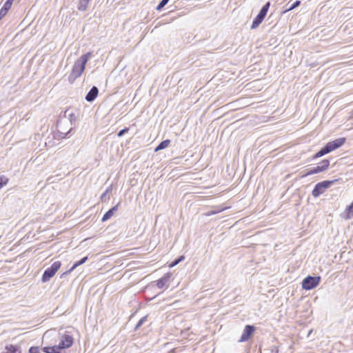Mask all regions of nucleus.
Masks as SVG:
<instances>
[{
  "mask_svg": "<svg viewBox=\"0 0 353 353\" xmlns=\"http://www.w3.org/2000/svg\"><path fill=\"white\" fill-rule=\"evenodd\" d=\"M345 212L348 217H350V215H353V201L346 208Z\"/></svg>",
  "mask_w": 353,
  "mask_h": 353,
  "instance_id": "29",
  "label": "nucleus"
},
{
  "mask_svg": "<svg viewBox=\"0 0 353 353\" xmlns=\"http://www.w3.org/2000/svg\"><path fill=\"white\" fill-rule=\"evenodd\" d=\"M170 0H161L156 8V10H161L169 1Z\"/></svg>",
  "mask_w": 353,
  "mask_h": 353,
  "instance_id": "27",
  "label": "nucleus"
},
{
  "mask_svg": "<svg viewBox=\"0 0 353 353\" xmlns=\"http://www.w3.org/2000/svg\"><path fill=\"white\" fill-rule=\"evenodd\" d=\"M270 353H279L278 347H276L275 345H272L271 349H270Z\"/></svg>",
  "mask_w": 353,
  "mask_h": 353,
  "instance_id": "33",
  "label": "nucleus"
},
{
  "mask_svg": "<svg viewBox=\"0 0 353 353\" xmlns=\"http://www.w3.org/2000/svg\"><path fill=\"white\" fill-rule=\"evenodd\" d=\"M339 179L334 180H325L321 182L317 183L314 189L312 191V195L316 198L323 194L325 190L329 188L332 185L336 182Z\"/></svg>",
  "mask_w": 353,
  "mask_h": 353,
  "instance_id": "3",
  "label": "nucleus"
},
{
  "mask_svg": "<svg viewBox=\"0 0 353 353\" xmlns=\"http://www.w3.org/2000/svg\"><path fill=\"white\" fill-rule=\"evenodd\" d=\"M320 172H321V169H319V166L317 165V166L314 167L312 169L307 170V172L305 174H304L302 176L305 177L307 176L320 173Z\"/></svg>",
  "mask_w": 353,
  "mask_h": 353,
  "instance_id": "19",
  "label": "nucleus"
},
{
  "mask_svg": "<svg viewBox=\"0 0 353 353\" xmlns=\"http://www.w3.org/2000/svg\"><path fill=\"white\" fill-rule=\"evenodd\" d=\"M146 320L147 316L142 317L136 325L134 330H137L145 322Z\"/></svg>",
  "mask_w": 353,
  "mask_h": 353,
  "instance_id": "28",
  "label": "nucleus"
},
{
  "mask_svg": "<svg viewBox=\"0 0 353 353\" xmlns=\"http://www.w3.org/2000/svg\"><path fill=\"white\" fill-rule=\"evenodd\" d=\"M88 256H84L83 257L81 260L75 262L73 265L71 267L72 270H74L76 269L78 266L83 264L84 263H85L88 260Z\"/></svg>",
  "mask_w": 353,
  "mask_h": 353,
  "instance_id": "24",
  "label": "nucleus"
},
{
  "mask_svg": "<svg viewBox=\"0 0 353 353\" xmlns=\"http://www.w3.org/2000/svg\"><path fill=\"white\" fill-rule=\"evenodd\" d=\"M72 271H73V270H72V268H70L68 270H67L65 272H63V274H61L60 276V278L63 279V278L65 277L70 273H71Z\"/></svg>",
  "mask_w": 353,
  "mask_h": 353,
  "instance_id": "32",
  "label": "nucleus"
},
{
  "mask_svg": "<svg viewBox=\"0 0 353 353\" xmlns=\"http://www.w3.org/2000/svg\"><path fill=\"white\" fill-rule=\"evenodd\" d=\"M108 191V190H107L105 192H104L102 194V195H101V200H103V198L106 196Z\"/></svg>",
  "mask_w": 353,
  "mask_h": 353,
  "instance_id": "34",
  "label": "nucleus"
},
{
  "mask_svg": "<svg viewBox=\"0 0 353 353\" xmlns=\"http://www.w3.org/2000/svg\"><path fill=\"white\" fill-rule=\"evenodd\" d=\"M228 208L227 207H225V208H221L219 206L218 207H214V209L208 212L207 213V215L208 216H210V215H213V214H218L221 212H223V210H226Z\"/></svg>",
  "mask_w": 353,
  "mask_h": 353,
  "instance_id": "23",
  "label": "nucleus"
},
{
  "mask_svg": "<svg viewBox=\"0 0 353 353\" xmlns=\"http://www.w3.org/2000/svg\"><path fill=\"white\" fill-rule=\"evenodd\" d=\"M90 55L91 52H88L86 54L81 55L80 58L75 61L72 67V72L68 77L69 82L73 83L81 75L85 68V65L89 60Z\"/></svg>",
  "mask_w": 353,
  "mask_h": 353,
  "instance_id": "1",
  "label": "nucleus"
},
{
  "mask_svg": "<svg viewBox=\"0 0 353 353\" xmlns=\"http://www.w3.org/2000/svg\"><path fill=\"white\" fill-rule=\"evenodd\" d=\"M119 205V203H117V205H115L114 206L111 208L109 210H108L103 214V216L101 219V221L105 222V221H107L108 220H109L114 215V214L117 211Z\"/></svg>",
  "mask_w": 353,
  "mask_h": 353,
  "instance_id": "12",
  "label": "nucleus"
},
{
  "mask_svg": "<svg viewBox=\"0 0 353 353\" xmlns=\"http://www.w3.org/2000/svg\"><path fill=\"white\" fill-rule=\"evenodd\" d=\"M321 281V276H312L308 275L302 281V288L306 290H310L315 288Z\"/></svg>",
  "mask_w": 353,
  "mask_h": 353,
  "instance_id": "6",
  "label": "nucleus"
},
{
  "mask_svg": "<svg viewBox=\"0 0 353 353\" xmlns=\"http://www.w3.org/2000/svg\"><path fill=\"white\" fill-rule=\"evenodd\" d=\"M171 277L170 273L165 274L161 278L157 281V285L159 288L161 289L166 285L169 282Z\"/></svg>",
  "mask_w": 353,
  "mask_h": 353,
  "instance_id": "11",
  "label": "nucleus"
},
{
  "mask_svg": "<svg viewBox=\"0 0 353 353\" xmlns=\"http://www.w3.org/2000/svg\"><path fill=\"white\" fill-rule=\"evenodd\" d=\"M29 353H39V348L37 346H32L29 348L28 350Z\"/></svg>",
  "mask_w": 353,
  "mask_h": 353,
  "instance_id": "30",
  "label": "nucleus"
},
{
  "mask_svg": "<svg viewBox=\"0 0 353 353\" xmlns=\"http://www.w3.org/2000/svg\"><path fill=\"white\" fill-rule=\"evenodd\" d=\"M57 127L58 128V132H57V138L58 139L65 138L68 134H70L72 132V129H73V128L72 126H70L69 128V129H68V128H65L64 124L59 125L57 123Z\"/></svg>",
  "mask_w": 353,
  "mask_h": 353,
  "instance_id": "9",
  "label": "nucleus"
},
{
  "mask_svg": "<svg viewBox=\"0 0 353 353\" xmlns=\"http://www.w3.org/2000/svg\"><path fill=\"white\" fill-rule=\"evenodd\" d=\"M41 350L45 353H61V350L58 345L44 347Z\"/></svg>",
  "mask_w": 353,
  "mask_h": 353,
  "instance_id": "16",
  "label": "nucleus"
},
{
  "mask_svg": "<svg viewBox=\"0 0 353 353\" xmlns=\"http://www.w3.org/2000/svg\"><path fill=\"white\" fill-rule=\"evenodd\" d=\"M345 141L346 139L345 137H341L328 142L324 147H323L316 154H314L312 157L311 159L315 160L338 149L345 143Z\"/></svg>",
  "mask_w": 353,
  "mask_h": 353,
  "instance_id": "2",
  "label": "nucleus"
},
{
  "mask_svg": "<svg viewBox=\"0 0 353 353\" xmlns=\"http://www.w3.org/2000/svg\"><path fill=\"white\" fill-rule=\"evenodd\" d=\"M170 143V140L169 139H165L163 141H161L155 148L154 151L155 152H157V151H159V150H163L165 148H166L169 144Z\"/></svg>",
  "mask_w": 353,
  "mask_h": 353,
  "instance_id": "18",
  "label": "nucleus"
},
{
  "mask_svg": "<svg viewBox=\"0 0 353 353\" xmlns=\"http://www.w3.org/2000/svg\"><path fill=\"white\" fill-rule=\"evenodd\" d=\"M68 120L70 124V126L73 125L75 124V122H76V120H77V117L76 115L74 114V113L72 112V110L71 109H70V113L68 114V119L67 121Z\"/></svg>",
  "mask_w": 353,
  "mask_h": 353,
  "instance_id": "22",
  "label": "nucleus"
},
{
  "mask_svg": "<svg viewBox=\"0 0 353 353\" xmlns=\"http://www.w3.org/2000/svg\"><path fill=\"white\" fill-rule=\"evenodd\" d=\"M14 0H7L0 10V17L2 19L11 8Z\"/></svg>",
  "mask_w": 353,
  "mask_h": 353,
  "instance_id": "14",
  "label": "nucleus"
},
{
  "mask_svg": "<svg viewBox=\"0 0 353 353\" xmlns=\"http://www.w3.org/2000/svg\"><path fill=\"white\" fill-rule=\"evenodd\" d=\"M270 6V1H268L265 5L263 6L259 14L256 16V17L252 21L251 26L252 29L256 28L262 23L268 13Z\"/></svg>",
  "mask_w": 353,
  "mask_h": 353,
  "instance_id": "5",
  "label": "nucleus"
},
{
  "mask_svg": "<svg viewBox=\"0 0 353 353\" xmlns=\"http://www.w3.org/2000/svg\"><path fill=\"white\" fill-rule=\"evenodd\" d=\"M90 0H80L78 5V10L85 11L87 9L88 4Z\"/></svg>",
  "mask_w": 353,
  "mask_h": 353,
  "instance_id": "20",
  "label": "nucleus"
},
{
  "mask_svg": "<svg viewBox=\"0 0 353 353\" xmlns=\"http://www.w3.org/2000/svg\"><path fill=\"white\" fill-rule=\"evenodd\" d=\"M5 349L7 350V353H21V347L18 345H8Z\"/></svg>",
  "mask_w": 353,
  "mask_h": 353,
  "instance_id": "17",
  "label": "nucleus"
},
{
  "mask_svg": "<svg viewBox=\"0 0 353 353\" xmlns=\"http://www.w3.org/2000/svg\"><path fill=\"white\" fill-rule=\"evenodd\" d=\"M70 109L68 108L65 111H61L59 114V119L57 121V124H65V122H67L68 114L70 113Z\"/></svg>",
  "mask_w": 353,
  "mask_h": 353,
  "instance_id": "15",
  "label": "nucleus"
},
{
  "mask_svg": "<svg viewBox=\"0 0 353 353\" xmlns=\"http://www.w3.org/2000/svg\"><path fill=\"white\" fill-rule=\"evenodd\" d=\"M330 165V161L328 159H323L319 165H318L319 169H321V172L326 170Z\"/></svg>",
  "mask_w": 353,
  "mask_h": 353,
  "instance_id": "21",
  "label": "nucleus"
},
{
  "mask_svg": "<svg viewBox=\"0 0 353 353\" xmlns=\"http://www.w3.org/2000/svg\"><path fill=\"white\" fill-rule=\"evenodd\" d=\"M8 181H9V179L8 177H6L4 175H1L0 176V189H1L4 185H6L8 183Z\"/></svg>",
  "mask_w": 353,
  "mask_h": 353,
  "instance_id": "25",
  "label": "nucleus"
},
{
  "mask_svg": "<svg viewBox=\"0 0 353 353\" xmlns=\"http://www.w3.org/2000/svg\"><path fill=\"white\" fill-rule=\"evenodd\" d=\"M301 4V1L296 0L292 3H290V2H288L285 6H283V13H286L290 10H292L299 6Z\"/></svg>",
  "mask_w": 353,
  "mask_h": 353,
  "instance_id": "13",
  "label": "nucleus"
},
{
  "mask_svg": "<svg viewBox=\"0 0 353 353\" xmlns=\"http://www.w3.org/2000/svg\"><path fill=\"white\" fill-rule=\"evenodd\" d=\"M129 131V128H125L122 130H121L118 133H117V136L119 137H122L123 135H124L125 133H127Z\"/></svg>",
  "mask_w": 353,
  "mask_h": 353,
  "instance_id": "31",
  "label": "nucleus"
},
{
  "mask_svg": "<svg viewBox=\"0 0 353 353\" xmlns=\"http://www.w3.org/2000/svg\"><path fill=\"white\" fill-rule=\"evenodd\" d=\"M184 259V256H181L180 257L174 259L170 265L169 266L170 268H173L174 267L175 265H176L179 263H180L181 261H182Z\"/></svg>",
  "mask_w": 353,
  "mask_h": 353,
  "instance_id": "26",
  "label": "nucleus"
},
{
  "mask_svg": "<svg viewBox=\"0 0 353 353\" xmlns=\"http://www.w3.org/2000/svg\"><path fill=\"white\" fill-rule=\"evenodd\" d=\"M255 331V327L252 325H246L241 334L239 342H245L248 341Z\"/></svg>",
  "mask_w": 353,
  "mask_h": 353,
  "instance_id": "7",
  "label": "nucleus"
},
{
  "mask_svg": "<svg viewBox=\"0 0 353 353\" xmlns=\"http://www.w3.org/2000/svg\"><path fill=\"white\" fill-rule=\"evenodd\" d=\"M99 89L97 86H92L87 93L85 99L88 102H92L97 97Z\"/></svg>",
  "mask_w": 353,
  "mask_h": 353,
  "instance_id": "10",
  "label": "nucleus"
},
{
  "mask_svg": "<svg viewBox=\"0 0 353 353\" xmlns=\"http://www.w3.org/2000/svg\"><path fill=\"white\" fill-rule=\"evenodd\" d=\"M74 343V340L72 336L69 334H64L58 345L59 346L61 350H65L66 348L70 347Z\"/></svg>",
  "mask_w": 353,
  "mask_h": 353,
  "instance_id": "8",
  "label": "nucleus"
},
{
  "mask_svg": "<svg viewBox=\"0 0 353 353\" xmlns=\"http://www.w3.org/2000/svg\"><path fill=\"white\" fill-rule=\"evenodd\" d=\"M61 266V263L59 261H54L50 267L45 270L43 273L41 281L43 283L48 282L50 279L54 276L56 272Z\"/></svg>",
  "mask_w": 353,
  "mask_h": 353,
  "instance_id": "4",
  "label": "nucleus"
}]
</instances>
